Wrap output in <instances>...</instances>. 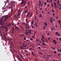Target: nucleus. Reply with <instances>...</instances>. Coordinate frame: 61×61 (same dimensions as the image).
<instances>
[{"label": "nucleus", "instance_id": "1", "mask_svg": "<svg viewBox=\"0 0 61 61\" xmlns=\"http://www.w3.org/2000/svg\"><path fill=\"white\" fill-rule=\"evenodd\" d=\"M3 20H1L0 22V25H1L2 26L4 27V24L3 23Z\"/></svg>", "mask_w": 61, "mask_h": 61}, {"label": "nucleus", "instance_id": "2", "mask_svg": "<svg viewBox=\"0 0 61 61\" xmlns=\"http://www.w3.org/2000/svg\"><path fill=\"white\" fill-rule=\"evenodd\" d=\"M8 18H9V16H6L5 17V19H4V21H6V19H7Z\"/></svg>", "mask_w": 61, "mask_h": 61}, {"label": "nucleus", "instance_id": "3", "mask_svg": "<svg viewBox=\"0 0 61 61\" xmlns=\"http://www.w3.org/2000/svg\"><path fill=\"white\" fill-rule=\"evenodd\" d=\"M44 24L45 25V27H46L47 26V24L46 22H44Z\"/></svg>", "mask_w": 61, "mask_h": 61}, {"label": "nucleus", "instance_id": "4", "mask_svg": "<svg viewBox=\"0 0 61 61\" xmlns=\"http://www.w3.org/2000/svg\"><path fill=\"white\" fill-rule=\"evenodd\" d=\"M53 42L54 43H55V44H57V42L55 41V40H53Z\"/></svg>", "mask_w": 61, "mask_h": 61}, {"label": "nucleus", "instance_id": "5", "mask_svg": "<svg viewBox=\"0 0 61 61\" xmlns=\"http://www.w3.org/2000/svg\"><path fill=\"white\" fill-rule=\"evenodd\" d=\"M3 37L5 38H6V36H5V34L4 33H3Z\"/></svg>", "mask_w": 61, "mask_h": 61}, {"label": "nucleus", "instance_id": "6", "mask_svg": "<svg viewBox=\"0 0 61 61\" xmlns=\"http://www.w3.org/2000/svg\"><path fill=\"white\" fill-rule=\"evenodd\" d=\"M30 12H29L26 15V16H28L30 15Z\"/></svg>", "mask_w": 61, "mask_h": 61}, {"label": "nucleus", "instance_id": "7", "mask_svg": "<svg viewBox=\"0 0 61 61\" xmlns=\"http://www.w3.org/2000/svg\"><path fill=\"white\" fill-rule=\"evenodd\" d=\"M12 28V30H13V31H12V34H13L14 33V30L15 29L14 28Z\"/></svg>", "mask_w": 61, "mask_h": 61}, {"label": "nucleus", "instance_id": "8", "mask_svg": "<svg viewBox=\"0 0 61 61\" xmlns=\"http://www.w3.org/2000/svg\"><path fill=\"white\" fill-rule=\"evenodd\" d=\"M18 59L19 61H23L22 60V59H21V58H18Z\"/></svg>", "mask_w": 61, "mask_h": 61}, {"label": "nucleus", "instance_id": "9", "mask_svg": "<svg viewBox=\"0 0 61 61\" xmlns=\"http://www.w3.org/2000/svg\"><path fill=\"white\" fill-rule=\"evenodd\" d=\"M24 0H22L21 3H20L21 5H22L24 3Z\"/></svg>", "mask_w": 61, "mask_h": 61}, {"label": "nucleus", "instance_id": "10", "mask_svg": "<svg viewBox=\"0 0 61 61\" xmlns=\"http://www.w3.org/2000/svg\"><path fill=\"white\" fill-rule=\"evenodd\" d=\"M20 48L21 49H24V47H22V46H20Z\"/></svg>", "mask_w": 61, "mask_h": 61}, {"label": "nucleus", "instance_id": "11", "mask_svg": "<svg viewBox=\"0 0 61 61\" xmlns=\"http://www.w3.org/2000/svg\"><path fill=\"white\" fill-rule=\"evenodd\" d=\"M28 12V11L27 10H26V11H24V13L25 14L26 13H27Z\"/></svg>", "mask_w": 61, "mask_h": 61}, {"label": "nucleus", "instance_id": "12", "mask_svg": "<svg viewBox=\"0 0 61 61\" xmlns=\"http://www.w3.org/2000/svg\"><path fill=\"white\" fill-rule=\"evenodd\" d=\"M42 45H43V46H45V43L44 42H43L42 43Z\"/></svg>", "mask_w": 61, "mask_h": 61}, {"label": "nucleus", "instance_id": "13", "mask_svg": "<svg viewBox=\"0 0 61 61\" xmlns=\"http://www.w3.org/2000/svg\"><path fill=\"white\" fill-rule=\"evenodd\" d=\"M44 4V5H47V3L46 2H45Z\"/></svg>", "mask_w": 61, "mask_h": 61}, {"label": "nucleus", "instance_id": "14", "mask_svg": "<svg viewBox=\"0 0 61 61\" xmlns=\"http://www.w3.org/2000/svg\"><path fill=\"white\" fill-rule=\"evenodd\" d=\"M28 30V31H29V32H30L31 31V30H29V29H27Z\"/></svg>", "mask_w": 61, "mask_h": 61}, {"label": "nucleus", "instance_id": "15", "mask_svg": "<svg viewBox=\"0 0 61 61\" xmlns=\"http://www.w3.org/2000/svg\"><path fill=\"white\" fill-rule=\"evenodd\" d=\"M22 25H25V23L24 22H22Z\"/></svg>", "mask_w": 61, "mask_h": 61}, {"label": "nucleus", "instance_id": "16", "mask_svg": "<svg viewBox=\"0 0 61 61\" xmlns=\"http://www.w3.org/2000/svg\"><path fill=\"white\" fill-rule=\"evenodd\" d=\"M34 24V20H33L32 21V23H31V25H33Z\"/></svg>", "mask_w": 61, "mask_h": 61}, {"label": "nucleus", "instance_id": "17", "mask_svg": "<svg viewBox=\"0 0 61 61\" xmlns=\"http://www.w3.org/2000/svg\"><path fill=\"white\" fill-rule=\"evenodd\" d=\"M21 28L24 31V28L22 26V27H21Z\"/></svg>", "mask_w": 61, "mask_h": 61}, {"label": "nucleus", "instance_id": "18", "mask_svg": "<svg viewBox=\"0 0 61 61\" xmlns=\"http://www.w3.org/2000/svg\"><path fill=\"white\" fill-rule=\"evenodd\" d=\"M26 28L27 29H29V26H26Z\"/></svg>", "mask_w": 61, "mask_h": 61}, {"label": "nucleus", "instance_id": "19", "mask_svg": "<svg viewBox=\"0 0 61 61\" xmlns=\"http://www.w3.org/2000/svg\"><path fill=\"white\" fill-rule=\"evenodd\" d=\"M16 57H17V59H18V58H19V55H17L16 56Z\"/></svg>", "mask_w": 61, "mask_h": 61}, {"label": "nucleus", "instance_id": "20", "mask_svg": "<svg viewBox=\"0 0 61 61\" xmlns=\"http://www.w3.org/2000/svg\"><path fill=\"white\" fill-rule=\"evenodd\" d=\"M24 45H25V46L24 45V46H23V47H26V46H27V45H25V44Z\"/></svg>", "mask_w": 61, "mask_h": 61}, {"label": "nucleus", "instance_id": "21", "mask_svg": "<svg viewBox=\"0 0 61 61\" xmlns=\"http://www.w3.org/2000/svg\"><path fill=\"white\" fill-rule=\"evenodd\" d=\"M50 21L51 23H53V20H50Z\"/></svg>", "mask_w": 61, "mask_h": 61}, {"label": "nucleus", "instance_id": "22", "mask_svg": "<svg viewBox=\"0 0 61 61\" xmlns=\"http://www.w3.org/2000/svg\"><path fill=\"white\" fill-rule=\"evenodd\" d=\"M39 54H40L41 55H43V53H42L40 52H39Z\"/></svg>", "mask_w": 61, "mask_h": 61}, {"label": "nucleus", "instance_id": "23", "mask_svg": "<svg viewBox=\"0 0 61 61\" xmlns=\"http://www.w3.org/2000/svg\"><path fill=\"white\" fill-rule=\"evenodd\" d=\"M21 37H22V36H24V35L23 34H21Z\"/></svg>", "mask_w": 61, "mask_h": 61}, {"label": "nucleus", "instance_id": "24", "mask_svg": "<svg viewBox=\"0 0 61 61\" xmlns=\"http://www.w3.org/2000/svg\"><path fill=\"white\" fill-rule=\"evenodd\" d=\"M8 1H9V0H6V4H7V3H8Z\"/></svg>", "mask_w": 61, "mask_h": 61}, {"label": "nucleus", "instance_id": "25", "mask_svg": "<svg viewBox=\"0 0 61 61\" xmlns=\"http://www.w3.org/2000/svg\"><path fill=\"white\" fill-rule=\"evenodd\" d=\"M32 13H31V14L30 15V18L31 16H32Z\"/></svg>", "mask_w": 61, "mask_h": 61}, {"label": "nucleus", "instance_id": "26", "mask_svg": "<svg viewBox=\"0 0 61 61\" xmlns=\"http://www.w3.org/2000/svg\"><path fill=\"white\" fill-rule=\"evenodd\" d=\"M22 44H23V46H24V45H25V42H23Z\"/></svg>", "mask_w": 61, "mask_h": 61}, {"label": "nucleus", "instance_id": "27", "mask_svg": "<svg viewBox=\"0 0 61 61\" xmlns=\"http://www.w3.org/2000/svg\"><path fill=\"white\" fill-rule=\"evenodd\" d=\"M41 0H39V3H40L39 4H41Z\"/></svg>", "mask_w": 61, "mask_h": 61}, {"label": "nucleus", "instance_id": "28", "mask_svg": "<svg viewBox=\"0 0 61 61\" xmlns=\"http://www.w3.org/2000/svg\"><path fill=\"white\" fill-rule=\"evenodd\" d=\"M52 13H54V12H55V11H54V10H53V9H52Z\"/></svg>", "mask_w": 61, "mask_h": 61}, {"label": "nucleus", "instance_id": "29", "mask_svg": "<svg viewBox=\"0 0 61 61\" xmlns=\"http://www.w3.org/2000/svg\"><path fill=\"white\" fill-rule=\"evenodd\" d=\"M4 27H5V29H7V27H6L5 26H4Z\"/></svg>", "mask_w": 61, "mask_h": 61}, {"label": "nucleus", "instance_id": "30", "mask_svg": "<svg viewBox=\"0 0 61 61\" xmlns=\"http://www.w3.org/2000/svg\"><path fill=\"white\" fill-rule=\"evenodd\" d=\"M9 8H11V9H13V7H9Z\"/></svg>", "mask_w": 61, "mask_h": 61}, {"label": "nucleus", "instance_id": "31", "mask_svg": "<svg viewBox=\"0 0 61 61\" xmlns=\"http://www.w3.org/2000/svg\"><path fill=\"white\" fill-rule=\"evenodd\" d=\"M11 3L12 4H15V2H14V1H12L11 2Z\"/></svg>", "mask_w": 61, "mask_h": 61}, {"label": "nucleus", "instance_id": "32", "mask_svg": "<svg viewBox=\"0 0 61 61\" xmlns=\"http://www.w3.org/2000/svg\"><path fill=\"white\" fill-rule=\"evenodd\" d=\"M26 33V34H28L29 33V32L28 31Z\"/></svg>", "mask_w": 61, "mask_h": 61}, {"label": "nucleus", "instance_id": "33", "mask_svg": "<svg viewBox=\"0 0 61 61\" xmlns=\"http://www.w3.org/2000/svg\"><path fill=\"white\" fill-rule=\"evenodd\" d=\"M51 48L52 49H53V50H55V49L54 48H53V47L51 46Z\"/></svg>", "mask_w": 61, "mask_h": 61}, {"label": "nucleus", "instance_id": "34", "mask_svg": "<svg viewBox=\"0 0 61 61\" xmlns=\"http://www.w3.org/2000/svg\"><path fill=\"white\" fill-rule=\"evenodd\" d=\"M54 4L55 5H56V3L54 2Z\"/></svg>", "mask_w": 61, "mask_h": 61}, {"label": "nucleus", "instance_id": "35", "mask_svg": "<svg viewBox=\"0 0 61 61\" xmlns=\"http://www.w3.org/2000/svg\"><path fill=\"white\" fill-rule=\"evenodd\" d=\"M39 41V40L38 39H36V41L37 42H38V41Z\"/></svg>", "mask_w": 61, "mask_h": 61}, {"label": "nucleus", "instance_id": "36", "mask_svg": "<svg viewBox=\"0 0 61 61\" xmlns=\"http://www.w3.org/2000/svg\"><path fill=\"white\" fill-rule=\"evenodd\" d=\"M52 19H53V17L51 18L50 19V20H53Z\"/></svg>", "mask_w": 61, "mask_h": 61}, {"label": "nucleus", "instance_id": "37", "mask_svg": "<svg viewBox=\"0 0 61 61\" xmlns=\"http://www.w3.org/2000/svg\"><path fill=\"white\" fill-rule=\"evenodd\" d=\"M20 57H22V58H23V56H22V55H21V54H20Z\"/></svg>", "mask_w": 61, "mask_h": 61}, {"label": "nucleus", "instance_id": "38", "mask_svg": "<svg viewBox=\"0 0 61 61\" xmlns=\"http://www.w3.org/2000/svg\"><path fill=\"white\" fill-rule=\"evenodd\" d=\"M24 40H26V39L25 38V37H24Z\"/></svg>", "mask_w": 61, "mask_h": 61}, {"label": "nucleus", "instance_id": "39", "mask_svg": "<svg viewBox=\"0 0 61 61\" xmlns=\"http://www.w3.org/2000/svg\"><path fill=\"white\" fill-rule=\"evenodd\" d=\"M58 34V33L57 32H56L55 33V34H56V35H57Z\"/></svg>", "mask_w": 61, "mask_h": 61}, {"label": "nucleus", "instance_id": "40", "mask_svg": "<svg viewBox=\"0 0 61 61\" xmlns=\"http://www.w3.org/2000/svg\"><path fill=\"white\" fill-rule=\"evenodd\" d=\"M26 22L27 24H29V21H28Z\"/></svg>", "mask_w": 61, "mask_h": 61}, {"label": "nucleus", "instance_id": "41", "mask_svg": "<svg viewBox=\"0 0 61 61\" xmlns=\"http://www.w3.org/2000/svg\"><path fill=\"white\" fill-rule=\"evenodd\" d=\"M11 13H12V12H13V9H11Z\"/></svg>", "mask_w": 61, "mask_h": 61}, {"label": "nucleus", "instance_id": "42", "mask_svg": "<svg viewBox=\"0 0 61 61\" xmlns=\"http://www.w3.org/2000/svg\"><path fill=\"white\" fill-rule=\"evenodd\" d=\"M54 29V28H53L51 27V31H53V29Z\"/></svg>", "mask_w": 61, "mask_h": 61}, {"label": "nucleus", "instance_id": "43", "mask_svg": "<svg viewBox=\"0 0 61 61\" xmlns=\"http://www.w3.org/2000/svg\"><path fill=\"white\" fill-rule=\"evenodd\" d=\"M43 29H44V30H45V26H43Z\"/></svg>", "mask_w": 61, "mask_h": 61}, {"label": "nucleus", "instance_id": "44", "mask_svg": "<svg viewBox=\"0 0 61 61\" xmlns=\"http://www.w3.org/2000/svg\"><path fill=\"white\" fill-rule=\"evenodd\" d=\"M57 35L58 36H60V33H58L57 34Z\"/></svg>", "mask_w": 61, "mask_h": 61}, {"label": "nucleus", "instance_id": "45", "mask_svg": "<svg viewBox=\"0 0 61 61\" xmlns=\"http://www.w3.org/2000/svg\"><path fill=\"white\" fill-rule=\"evenodd\" d=\"M28 6L29 5V1L28 2Z\"/></svg>", "mask_w": 61, "mask_h": 61}, {"label": "nucleus", "instance_id": "46", "mask_svg": "<svg viewBox=\"0 0 61 61\" xmlns=\"http://www.w3.org/2000/svg\"><path fill=\"white\" fill-rule=\"evenodd\" d=\"M58 49V48H57V51H58V52H60V51H59V49Z\"/></svg>", "mask_w": 61, "mask_h": 61}, {"label": "nucleus", "instance_id": "47", "mask_svg": "<svg viewBox=\"0 0 61 61\" xmlns=\"http://www.w3.org/2000/svg\"><path fill=\"white\" fill-rule=\"evenodd\" d=\"M38 48H39V49H41V47H38Z\"/></svg>", "mask_w": 61, "mask_h": 61}, {"label": "nucleus", "instance_id": "48", "mask_svg": "<svg viewBox=\"0 0 61 61\" xmlns=\"http://www.w3.org/2000/svg\"><path fill=\"white\" fill-rule=\"evenodd\" d=\"M41 41H43V37H42L41 38Z\"/></svg>", "mask_w": 61, "mask_h": 61}, {"label": "nucleus", "instance_id": "49", "mask_svg": "<svg viewBox=\"0 0 61 61\" xmlns=\"http://www.w3.org/2000/svg\"><path fill=\"white\" fill-rule=\"evenodd\" d=\"M20 15V13H18V16H19Z\"/></svg>", "mask_w": 61, "mask_h": 61}, {"label": "nucleus", "instance_id": "50", "mask_svg": "<svg viewBox=\"0 0 61 61\" xmlns=\"http://www.w3.org/2000/svg\"><path fill=\"white\" fill-rule=\"evenodd\" d=\"M34 52H31V53H32V55H34Z\"/></svg>", "mask_w": 61, "mask_h": 61}, {"label": "nucleus", "instance_id": "51", "mask_svg": "<svg viewBox=\"0 0 61 61\" xmlns=\"http://www.w3.org/2000/svg\"><path fill=\"white\" fill-rule=\"evenodd\" d=\"M47 13H48V15H49V14H50V12H49V11H48Z\"/></svg>", "mask_w": 61, "mask_h": 61}, {"label": "nucleus", "instance_id": "52", "mask_svg": "<svg viewBox=\"0 0 61 61\" xmlns=\"http://www.w3.org/2000/svg\"><path fill=\"white\" fill-rule=\"evenodd\" d=\"M27 30H28L26 29V31H25V33H27Z\"/></svg>", "mask_w": 61, "mask_h": 61}, {"label": "nucleus", "instance_id": "53", "mask_svg": "<svg viewBox=\"0 0 61 61\" xmlns=\"http://www.w3.org/2000/svg\"><path fill=\"white\" fill-rule=\"evenodd\" d=\"M8 31V29H6V32H7Z\"/></svg>", "mask_w": 61, "mask_h": 61}, {"label": "nucleus", "instance_id": "54", "mask_svg": "<svg viewBox=\"0 0 61 61\" xmlns=\"http://www.w3.org/2000/svg\"><path fill=\"white\" fill-rule=\"evenodd\" d=\"M39 17H41V15H40L39 16Z\"/></svg>", "mask_w": 61, "mask_h": 61}, {"label": "nucleus", "instance_id": "55", "mask_svg": "<svg viewBox=\"0 0 61 61\" xmlns=\"http://www.w3.org/2000/svg\"><path fill=\"white\" fill-rule=\"evenodd\" d=\"M30 40H33V39L32 38H30Z\"/></svg>", "mask_w": 61, "mask_h": 61}, {"label": "nucleus", "instance_id": "56", "mask_svg": "<svg viewBox=\"0 0 61 61\" xmlns=\"http://www.w3.org/2000/svg\"><path fill=\"white\" fill-rule=\"evenodd\" d=\"M25 21H26V22H27V21H27V19H25Z\"/></svg>", "mask_w": 61, "mask_h": 61}, {"label": "nucleus", "instance_id": "57", "mask_svg": "<svg viewBox=\"0 0 61 61\" xmlns=\"http://www.w3.org/2000/svg\"><path fill=\"white\" fill-rule=\"evenodd\" d=\"M61 9V6H60L59 8V9L60 10V9Z\"/></svg>", "mask_w": 61, "mask_h": 61}, {"label": "nucleus", "instance_id": "58", "mask_svg": "<svg viewBox=\"0 0 61 61\" xmlns=\"http://www.w3.org/2000/svg\"><path fill=\"white\" fill-rule=\"evenodd\" d=\"M53 16H55V13H53Z\"/></svg>", "mask_w": 61, "mask_h": 61}, {"label": "nucleus", "instance_id": "59", "mask_svg": "<svg viewBox=\"0 0 61 61\" xmlns=\"http://www.w3.org/2000/svg\"><path fill=\"white\" fill-rule=\"evenodd\" d=\"M35 60L36 61H38L37 60V59H36V58H35Z\"/></svg>", "mask_w": 61, "mask_h": 61}, {"label": "nucleus", "instance_id": "60", "mask_svg": "<svg viewBox=\"0 0 61 61\" xmlns=\"http://www.w3.org/2000/svg\"><path fill=\"white\" fill-rule=\"evenodd\" d=\"M54 54H56V51H54Z\"/></svg>", "mask_w": 61, "mask_h": 61}, {"label": "nucleus", "instance_id": "61", "mask_svg": "<svg viewBox=\"0 0 61 61\" xmlns=\"http://www.w3.org/2000/svg\"><path fill=\"white\" fill-rule=\"evenodd\" d=\"M17 30H19V28H18V27L17 28Z\"/></svg>", "mask_w": 61, "mask_h": 61}, {"label": "nucleus", "instance_id": "62", "mask_svg": "<svg viewBox=\"0 0 61 61\" xmlns=\"http://www.w3.org/2000/svg\"><path fill=\"white\" fill-rule=\"evenodd\" d=\"M59 40L60 41H61V39L60 38H59Z\"/></svg>", "mask_w": 61, "mask_h": 61}, {"label": "nucleus", "instance_id": "63", "mask_svg": "<svg viewBox=\"0 0 61 61\" xmlns=\"http://www.w3.org/2000/svg\"><path fill=\"white\" fill-rule=\"evenodd\" d=\"M30 50H32V48H30Z\"/></svg>", "mask_w": 61, "mask_h": 61}, {"label": "nucleus", "instance_id": "64", "mask_svg": "<svg viewBox=\"0 0 61 61\" xmlns=\"http://www.w3.org/2000/svg\"><path fill=\"white\" fill-rule=\"evenodd\" d=\"M36 24H37V23H35V24H34V25H36Z\"/></svg>", "mask_w": 61, "mask_h": 61}]
</instances>
